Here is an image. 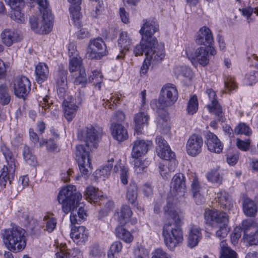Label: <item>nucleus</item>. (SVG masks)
<instances>
[{
	"mask_svg": "<svg viewBox=\"0 0 258 258\" xmlns=\"http://www.w3.org/2000/svg\"><path fill=\"white\" fill-rule=\"evenodd\" d=\"M81 199L82 195L77 191L75 186L72 185L63 187L58 193V202L62 205V209L64 213L71 212L70 221L72 224L81 222L87 216L82 207L77 209Z\"/></svg>",
	"mask_w": 258,
	"mask_h": 258,
	"instance_id": "f257e3e1",
	"label": "nucleus"
},
{
	"mask_svg": "<svg viewBox=\"0 0 258 258\" xmlns=\"http://www.w3.org/2000/svg\"><path fill=\"white\" fill-rule=\"evenodd\" d=\"M165 213L173 222L166 223L162 228V236L166 246L170 250L178 246L183 240L180 225L181 213L169 207V204L164 208Z\"/></svg>",
	"mask_w": 258,
	"mask_h": 258,
	"instance_id": "f03ea898",
	"label": "nucleus"
},
{
	"mask_svg": "<svg viewBox=\"0 0 258 258\" xmlns=\"http://www.w3.org/2000/svg\"><path fill=\"white\" fill-rule=\"evenodd\" d=\"M26 233L20 227L6 229L3 234V241L6 247L14 252L22 251L26 246Z\"/></svg>",
	"mask_w": 258,
	"mask_h": 258,
	"instance_id": "7ed1b4c3",
	"label": "nucleus"
},
{
	"mask_svg": "<svg viewBox=\"0 0 258 258\" xmlns=\"http://www.w3.org/2000/svg\"><path fill=\"white\" fill-rule=\"evenodd\" d=\"M204 217L207 224L218 228L216 232L217 237L224 238L227 236L229 228L228 227V217L226 213L208 209L205 211Z\"/></svg>",
	"mask_w": 258,
	"mask_h": 258,
	"instance_id": "20e7f679",
	"label": "nucleus"
},
{
	"mask_svg": "<svg viewBox=\"0 0 258 258\" xmlns=\"http://www.w3.org/2000/svg\"><path fill=\"white\" fill-rule=\"evenodd\" d=\"M134 53L136 56L145 53L146 58L152 59L153 62H158L165 57L164 46L161 43L156 44L149 41H144L142 38L140 43L134 48Z\"/></svg>",
	"mask_w": 258,
	"mask_h": 258,
	"instance_id": "39448f33",
	"label": "nucleus"
},
{
	"mask_svg": "<svg viewBox=\"0 0 258 258\" xmlns=\"http://www.w3.org/2000/svg\"><path fill=\"white\" fill-rule=\"evenodd\" d=\"M178 96V91L175 86L167 84L162 87L159 99L152 102V107L153 109L156 107L160 109L170 106L176 101Z\"/></svg>",
	"mask_w": 258,
	"mask_h": 258,
	"instance_id": "423d86ee",
	"label": "nucleus"
},
{
	"mask_svg": "<svg viewBox=\"0 0 258 258\" xmlns=\"http://www.w3.org/2000/svg\"><path fill=\"white\" fill-rule=\"evenodd\" d=\"M92 146L85 143L76 146V156L82 176L87 178L91 173L90 154Z\"/></svg>",
	"mask_w": 258,
	"mask_h": 258,
	"instance_id": "0eeeda50",
	"label": "nucleus"
},
{
	"mask_svg": "<svg viewBox=\"0 0 258 258\" xmlns=\"http://www.w3.org/2000/svg\"><path fill=\"white\" fill-rule=\"evenodd\" d=\"M41 20L32 16L30 18V24L31 29L36 33L39 34H48L52 28L53 17L50 9L42 10Z\"/></svg>",
	"mask_w": 258,
	"mask_h": 258,
	"instance_id": "6e6552de",
	"label": "nucleus"
},
{
	"mask_svg": "<svg viewBox=\"0 0 258 258\" xmlns=\"http://www.w3.org/2000/svg\"><path fill=\"white\" fill-rule=\"evenodd\" d=\"M102 135V130L101 128L89 125L79 130L77 136L80 141L96 148L97 144L101 140Z\"/></svg>",
	"mask_w": 258,
	"mask_h": 258,
	"instance_id": "1a4fd4ad",
	"label": "nucleus"
},
{
	"mask_svg": "<svg viewBox=\"0 0 258 258\" xmlns=\"http://www.w3.org/2000/svg\"><path fill=\"white\" fill-rule=\"evenodd\" d=\"M106 46L101 38L90 40L87 49L86 55L91 59H99L102 56L107 54Z\"/></svg>",
	"mask_w": 258,
	"mask_h": 258,
	"instance_id": "9d476101",
	"label": "nucleus"
},
{
	"mask_svg": "<svg viewBox=\"0 0 258 258\" xmlns=\"http://www.w3.org/2000/svg\"><path fill=\"white\" fill-rule=\"evenodd\" d=\"M206 93L209 100V103L206 106V108L211 113L216 116L219 121L224 122L225 120L224 112L222 106L217 100L216 92L211 89H208L206 90Z\"/></svg>",
	"mask_w": 258,
	"mask_h": 258,
	"instance_id": "9b49d317",
	"label": "nucleus"
},
{
	"mask_svg": "<svg viewBox=\"0 0 258 258\" xmlns=\"http://www.w3.org/2000/svg\"><path fill=\"white\" fill-rule=\"evenodd\" d=\"M14 94L19 98L24 99L31 89V82L26 77H16L11 84Z\"/></svg>",
	"mask_w": 258,
	"mask_h": 258,
	"instance_id": "f8f14e48",
	"label": "nucleus"
},
{
	"mask_svg": "<svg viewBox=\"0 0 258 258\" xmlns=\"http://www.w3.org/2000/svg\"><path fill=\"white\" fill-rule=\"evenodd\" d=\"M158 30V25L155 19H148L144 21L143 26L140 32L144 41H149L156 44H159L157 39L153 37L154 33Z\"/></svg>",
	"mask_w": 258,
	"mask_h": 258,
	"instance_id": "ddd939ff",
	"label": "nucleus"
},
{
	"mask_svg": "<svg viewBox=\"0 0 258 258\" xmlns=\"http://www.w3.org/2000/svg\"><path fill=\"white\" fill-rule=\"evenodd\" d=\"M185 177L182 173H178L172 177L170 183V192L174 197H181L186 191Z\"/></svg>",
	"mask_w": 258,
	"mask_h": 258,
	"instance_id": "4468645a",
	"label": "nucleus"
},
{
	"mask_svg": "<svg viewBox=\"0 0 258 258\" xmlns=\"http://www.w3.org/2000/svg\"><path fill=\"white\" fill-rule=\"evenodd\" d=\"M2 42L8 47L21 41L22 36L20 32L14 28H6L1 34Z\"/></svg>",
	"mask_w": 258,
	"mask_h": 258,
	"instance_id": "2eb2a0df",
	"label": "nucleus"
},
{
	"mask_svg": "<svg viewBox=\"0 0 258 258\" xmlns=\"http://www.w3.org/2000/svg\"><path fill=\"white\" fill-rule=\"evenodd\" d=\"M156 152L160 158L168 161L174 158V153L171 151L167 142L162 137H157L156 138Z\"/></svg>",
	"mask_w": 258,
	"mask_h": 258,
	"instance_id": "dca6fc26",
	"label": "nucleus"
},
{
	"mask_svg": "<svg viewBox=\"0 0 258 258\" xmlns=\"http://www.w3.org/2000/svg\"><path fill=\"white\" fill-rule=\"evenodd\" d=\"M152 142L149 140L137 139L133 143L132 156L138 158L145 155L152 146Z\"/></svg>",
	"mask_w": 258,
	"mask_h": 258,
	"instance_id": "f3484780",
	"label": "nucleus"
},
{
	"mask_svg": "<svg viewBox=\"0 0 258 258\" xmlns=\"http://www.w3.org/2000/svg\"><path fill=\"white\" fill-rule=\"evenodd\" d=\"M203 144L202 138L199 135H192L188 139L186 149L187 153L192 156H195L200 154L202 151Z\"/></svg>",
	"mask_w": 258,
	"mask_h": 258,
	"instance_id": "a211bd4d",
	"label": "nucleus"
},
{
	"mask_svg": "<svg viewBox=\"0 0 258 258\" xmlns=\"http://www.w3.org/2000/svg\"><path fill=\"white\" fill-rule=\"evenodd\" d=\"M205 138V143L210 151L218 154L222 152L223 145L217 136L209 132L206 133Z\"/></svg>",
	"mask_w": 258,
	"mask_h": 258,
	"instance_id": "6ab92c4d",
	"label": "nucleus"
},
{
	"mask_svg": "<svg viewBox=\"0 0 258 258\" xmlns=\"http://www.w3.org/2000/svg\"><path fill=\"white\" fill-rule=\"evenodd\" d=\"M118 46L120 48V54L116 57L117 59L122 58L133 44V40L127 32H121L118 40Z\"/></svg>",
	"mask_w": 258,
	"mask_h": 258,
	"instance_id": "aec40b11",
	"label": "nucleus"
},
{
	"mask_svg": "<svg viewBox=\"0 0 258 258\" xmlns=\"http://www.w3.org/2000/svg\"><path fill=\"white\" fill-rule=\"evenodd\" d=\"M214 41L213 33L211 30L206 26H203L199 30L196 42L199 45H210Z\"/></svg>",
	"mask_w": 258,
	"mask_h": 258,
	"instance_id": "412c9836",
	"label": "nucleus"
},
{
	"mask_svg": "<svg viewBox=\"0 0 258 258\" xmlns=\"http://www.w3.org/2000/svg\"><path fill=\"white\" fill-rule=\"evenodd\" d=\"M62 106L65 117L69 121H71L78 108L75 99L72 96L68 97L64 100Z\"/></svg>",
	"mask_w": 258,
	"mask_h": 258,
	"instance_id": "4be33fe9",
	"label": "nucleus"
},
{
	"mask_svg": "<svg viewBox=\"0 0 258 258\" xmlns=\"http://www.w3.org/2000/svg\"><path fill=\"white\" fill-rule=\"evenodd\" d=\"M15 169L14 167H8L5 165L2 169L0 175V185L2 187H6L10 185L14 178Z\"/></svg>",
	"mask_w": 258,
	"mask_h": 258,
	"instance_id": "5701e85b",
	"label": "nucleus"
},
{
	"mask_svg": "<svg viewBox=\"0 0 258 258\" xmlns=\"http://www.w3.org/2000/svg\"><path fill=\"white\" fill-rule=\"evenodd\" d=\"M70 235L74 242L78 245H81L88 239L89 233L85 227L79 226L72 229Z\"/></svg>",
	"mask_w": 258,
	"mask_h": 258,
	"instance_id": "b1692460",
	"label": "nucleus"
},
{
	"mask_svg": "<svg viewBox=\"0 0 258 258\" xmlns=\"http://www.w3.org/2000/svg\"><path fill=\"white\" fill-rule=\"evenodd\" d=\"M110 130L113 138L118 142H122L128 138L126 129L121 124L112 123Z\"/></svg>",
	"mask_w": 258,
	"mask_h": 258,
	"instance_id": "393cba45",
	"label": "nucleus"
},
{
	"mask_svg": "<svg viewBox=\"0 0 258 258\" xmlns=\"http://www.w3.org/2000/svg\"><path fill=\"white\" fill-rule=\"evenodd\" d=\"M186 53L189 59L191 60L196 59L203 66H206L209 63L208 50L206 47H200L198 48L194 55L189 56L187 52H186Z\"/></svg>",
	"mask_w": 258,
	"mask_h": 258,
	"instance_id": "a878e982",
	"label": "nucleus"
},
{
	"mask_svg": "<svg viewBox=\"0 0 258 258\" xmlns=\"http://www.w3.org/2000/svg\"><path fill=\"white\" fill-rule=\"evenodd\" d=\"M67 74V71L63 70H60L58 73L56 84L57 93L60 97H63L64 96L68 87Z\"/></svg>",
	"mask_w": 258,
	"mask_h": 258,
	"instance_id": "bb28decb",
	"label": "nucleus"
},
{
	"mask_svg": "<svg viewBox=\"0 0 258 258\" xmlns=\"http://www.w3.org/2000/svg\"><path fill=\"white\" fill-rule=\"evenodd\" d=\"M156 111L159 115L157 118V126L164 133H167L169 131V126L168 125V115L167 111L164 109H159L155 107Z\"/></svg>",
	"mask_w": 258,
	"mask_h": 258,
	"instance_id": "cd10ccee",
	"label": "nucleus"
},
{
	"mask_svg": "<svg viewBox=\"0 0 258 258\" xmlns=\"http://www.w3.org/2000/svg\"><path fill=\"white\" fill-rule=\"evenodd\" d=\"M202 238L201 230L197 226L192 225L189 228L187 245L192 248L198 245Z\"/></svg>",
	"mask_w": 258,
	"mask_h": 258,
	"instance_id": "c85d7f7f",
	"label": "nucleus"
},
{
	"mask_svg": "<svg viewBox=\"0 0 258 258\" xmlns=\"http://www.w3.org/2000/svg\"><path fill=\"white\" fill-rule=\"evenodd\" d=\"M149 118V116L146 113L142 112L136 114L134 117L135 130L141 133V130L148 125Z\"/></svg>",
	"mask_w": 258,
	"mask_h": 258,
	"instance_id": "c756f323",
	"label": "nucleus"
},
{
	"mask_svg": "<svg viewBox=\"0 0 258 258\" xmlns=\"http://www.w3.org/2000/svg\"><path fill=\"white\" fill-rule=\"evenodd\" d=\"M36 80L39 84H41L46 80L49 75L48 66L44 63H39L35 68Z\"/></svg>",
	"mask_w": 258,
	"mask_h": 258,
	"instance_id": "7c9ffc66",
	"label": "nucleus"
},
{
	"mask_svg": "<svg viewBox=\"0 0 258 258\" xmlns=\"http://www.w3.org/2000/svg\"><path fill=\"white\" fill-rule=\"evenodd\" d=\"M218 199L219 203L225 210H230L233 206L231 199L228 194L225 190H220L215 198Z\"/></svg>",
	"mask_w": 258,
	"mask_h": 258,
	"instance_id": "2f4dec72",
	"label": "nucleus"
},
{
	"mask_svg": "<svg viewBox=\"0 0 258 258\" xmlns=\"http://www.w3.org/2000/svg\"><path fill=\"white\" fill-rule=\"evenodd\" d=\"M85 196L87 200L91 203L93 202L94 203L98 202L103 198L102 192L93 186H90L86 188Z\"/></svg>",
	"mask_w": 258,
	"mask_h": 258,
	"instance_id": "473e14b6",
	"label": "nucleus"
},
{
	"mask_svg": "<svg viewBox=\"0 0 258 258\" xmlns=\"http://www.w3.org/2000/svg\"><path fill=\"white\" fill-rule=\"evenodd\" d=\"M243 210L247 216H254L257 212V206L254 201L249 198H245L243 202Z\"/></svg>",
	"mask_w": 258,
	"mask_h": 258,
	"instance_id": "72a5a7b5",
	"label": "nucleus"
},
{
	"mask_svg": "<svg viewBox=\"0 0 258 258\" xmlns=\"http://www.w3.org/2000/svg\"><path fill=\"white\" fill-rule=\"evenodd\" d=\"M132 211L130 206L123 205L118 213V221L121 224H124L130 221L132 215Z\"/></svg>",
	"mask_w": 258,
	"mask_h": 258,
	"instance_id": "f704fd0d",
	"label": "nucleus"
},
{
	"mask_svg": "<svg viewBox=\"0 0 258 258\" xmlns=\"http://www.w3.org/2000/svg\"><path fill=\"white\" fill-rule=\"evenodd\" d=\"M220 247L221 248L220 258H237L236 252L228 246L225 240L221 241Z\"/></svg>",
	"mask_w": 258,
	"mask_h": 258,
	"instance_id": "c9c22d12",
	"label": "nucleus"
},
{
	"mask_svg": "<svg viewBox=\"0 0 258 258\" xmlns=\"http://www.w3.org/2000/svg\"><path fill=\"white\" fill-rule=\"evenodd\" d=\"M138 187L136 184H130L126 192V198L128 202L136 206V200L138 198Z\"/></svg>",
	"mask_w": 258,
	"mask_h": 258,
	"instance_id": "e433bc0d",
	"label": "nucleus"
},
{
	"mask_svg": "<svg viewBox=\"0 0 258 258\" xmlns=\"http://www.w3.org/2000/svg\"><path fill=\"white\" fill-rule=\"evenodd\" d=\"M11 100V96L6 85H0V104L5 105L9 103Z\"/></svg>",
	"mask_w": 258,
	"mask_h": 258,
	"instance_id": "4c0bfd02",
	"label": "nucleus"
},
{
	"mask_svg": "<svg viewBox=\"0 0 258 258\" xmlns=\"http://www.w3.org/2000/svg\"><path fill=\"white\" fill-rule=\"evenodd\" d=\"M56 219L52 215H46L43 219V224L45 225L44 230L51 232L56 227Z\"/></svg>",
	"mask_w": 258,
	"mask_h": 258,
	"instance_id": "58836bf2",
	"label": "nucleus"
},
{
	"mask_svg": "<svg viewBox=\"0 0 258 258\" xmlns=\"http://www.w3.org/2000/svg\"><path fill=\"white\" fill-rule=\"evenodd\" d=\"M116 233L118 238L125 242L130 243L133 240V236L130 232L122 227H119L116 229Z\"/></svg>",
	"mask_w": 258,
	"mask_h": 258,
	"instance_id": "ea45409f",
	"label": "nucleus"
},
{
	"mask_svg": "<svg viewBox=\"0 0 258 258\" xmlns=\"http://www.w3.org/2000/svg\"><path fill=\"white\" fill-rule=\"evenodd\" d=\"M70 71L72 73L74 72H80V70H84L82 66V60L80 57H73L70 59L69 63Z\"/></svg>",
	"mask_w": 258,
	"mask_h": 258,
	"instance_id": "a19ab883",
	"label": "nucleus"
},
{
	"mask_svg": "<svg viewBox=\"0 0 258 258\" xmlns=\"http://www.w3.org/2000/svg\"><path fill=\"white\" fill-rule=\"evenodd\" d=\"M104 254L103 249L98 244H93L89 247V258H101Z\"/></svg>",
	"mask_w": 258,
	"mask_h": 258,
	"instance_id": "79ce46f5",
	"label": "nucleus"
},
{
	"mask_svg": "<svg viewBox=\"0 0 258 258\" xmlns=\"http://www.w3.org/2000/svg\"><path fill=\"white\" fill-rule=\"evenodd\" d=\"M1 150L8 163L7 166L8 167L13 166L16 168L15 159L12 152L5 146L2 147Z\"/></svg>",
	"mask_w": 258,
	"mask_h": 258,
	"instance_id": "37998d69",
	"label": "nucleus"
},
{
	"mask_svg": "<svg viewBox=\"0 0 258 258\" xmlns=\"http://www.w3.org/2000/svg\"><path fill=\"white\" fill-rule=\"evenodd\" d=\"M23 8L11 9V17L18 23H23L26 20L24 14L22 12Z\"/></svg>",
	"mask_w": 258,
	"mask_h": 258,
	"instance_id": "c03bdc74",
	"label": "nucleus"
},
{
	"mask_svg": "<svg viewBox=\"0 0 258 258\" xmlns=\"http://www.w3.org/2000/svg\"><path fill=\"white\" fill-rule=\"evenodd\" d=\"M237 2L239 4H243L244 7L243 8H239V10L241 12L242 15L244 17H246L248 20V23H250V16L253 13L256 14L254 12L255 9L257 8H255L253 9L250 6L248 7H246L245 2L244 0H236Z\"/></svg>",
	"mask_w": 258,
	"mask_h": 258,
	"instance_id": "a18cd8bd",
	"label": "nucleus"
},
{
	"mask_svg": "<svg viewBox=\"0 0 258 258\" xmlns=\"http://www.w3.org/2000/svg\"><path fill=\"white\" fill-rule=\"evenodd\" d=\"M23 155L25 162L30 165H35L36 163L35 157L33 155L30 148L27 146L24 147Z\"/></svg>",
	"mask_w": 258,
	"mask_h": 258,
	"instance_id": "49530a36",
	"label": "nucleus"
},
{
	"mask_svg": "<svg viewBox=\"0 0 258 258\" xmlns=\"http://www.w3.org/2000/svg\"><path fill=\"white\" fill-rule=\"evenodd\" d=\"M244 242L248 245H258V230L254 233H245L243 236Z\"/></svg>",
	"mask_w": 258,
	"mask_h": 258,
	"instance_id": "de8ad7c7",
	"label": "nucleus"
},
{
	"mask_svg": "<svg viewBox=\"0 0 258 258\" xmlns=\"http://www.w3.org/2000/svg\"><path fill=\"white\" fill-rule=\"evenodd\" d=\"M206 177L209 181L212 183L220 184L222 182V177L217 170H211L207 173Z\"/></svg>",
	"mask_w": 258,
	"mask_h": 258,
	"instance_id": "09e8293b",
	"label": "nucleus"
},
{
	"mask_svg": "<svg viewBox=\"0 0 258 258\" xmlns=\"http://www.w3.org/2000/svg\"><path fill=\"white\" fill-rule=\"evenodd\" d=\"M29 139L34 146H36L39 144V147H41L46 143V140L43 138L40 139L33 128L29 129Z\"/></svg>",
	"mask_w": 258,
	"mask_h": 258,
	"instance_id": "8fccbe9b",
	"label": "nucleus"
},
{
	"mask_svg": "<svg viewBox=\"0 0 258 258\" xmlns=\"http://www.w3.org/2000/svg\"><path fill=\"white\" fill-rule=\"evenodd\" d=\"M198 109V101L196 96L191 97L188 102L187 111L189 114L192 115L195 113Z\"/></svg>",
	"mask_w": 258,
	"mask_h": 258,
	"instance_id": "3c124183",
	"label": "nucleus"
},
{
	"mask_svg": "<svg viewBox=\"0 0 258 258\" xmlns=\"http://www.w3.org/2000/svg\"><path fill=\"white\" fill-rule=\"evenodd\" d=\"M70 12L72 19L74 21L75 25H80L79 19L80 18V5L71 6Z\"/></svg>",
	"mask_w": 258,
	"mask_h": 258,
	"instance_id": "603ef678",
	"label": "nucleus"
},
{
	"mask_svg": "<svg viewBox=\"0 0 258 258\" xmlns=\"http://www.w3.org/2000/svg\"><path fill=\"white\" fill-rule=\"evenodd\" d=\"M102 78L103 76L99 72L94 71L92 72V75L89 77V81L100 90L101 89V83L102 82Z\"/></svg>",
	"mask_w": 258,
	"mask_h": 258,
	"instance_id": "864d4df0",
	"label": "nucleus"
},
{
	"mask_svg": "<svg viewBox=\"0 0 258 258\" xmlns=\"http://www.w3.org/2000/svg\"><path fill=\"white\" fill-rule=\"evenodd\" d=\"M247 85H252L258 81V71H254L247 74L244 79Z\"/></svg>",
	"mask_w": 258,
	"mask_h": 258,
	"instance_id": "5fc2aeb1",
	"label": "nucleus"
},
{
	"mask_svg": "<svg viewBox=\"0 0 258 258\" xmlns=\"http://www.w3.org/2000/svg\"><path fill=\"white\" fill-rule=\"evenodd\" d=\"M234 133L237 135L243 134L249 136L251 134V131L246 124L240 123L235 128Z\"/></svg>",
	"mask_w": 258,
	"mask_h": 258,
	"instance_id": "6e6d98bb",
	"label": "nucleus"
},
{
	"mask_svg": "<svg viewBox=\"0 0 258 258\" xmlns=\"http://www.w3.org/2000/svg\"><path fill=\"white\" fill-rule=\"evenodd\" d=\"M139 158H135L136 159L134 161V169L135 171L137 173H141L147 167V164Z\"/></svg>",
	"mask_w": 258,
	"mask_h": 258,
	"instance_id": "4d7b16f0",
	"label": "nucleus"
},
{
	"mask_svg": "<svg viewBox=\"0 0 258 258\" xmlns=\"http://www.w3.org/2000/svg\"><path fill=\"white\" fill-rule=\"evenodd\" d=\"M53 138L50 139L48 141H46V143L44 144L46 145L47 149L49 151H55L57 149V145L56 144L55 140L58 138V136L54 132L53 133Z\"/></svg>",
	"mask_w": 258,
	"mask_h": 258,
	"instance_id": "13d9d810",
	"label": "nucleus"
},
{
	"mask_svg": "<svg viewBox=\"0 0 258 258\" xmlns=\"http://www.w3.org/2000/svg\"><path fill=\"white\" fill-rule=\"evenodd\" d=\"M151 258H172V256L163 249L157 248L152 252Z\"/></svg>",
	"mask_w": 258,
	"mask_h": 258,
	"instance_id": "bf43d9fd",
	"label": "nucleus"
},
{
	"mask_svg": "<svg viewBox=\"0 0 258 258\" xmlns=\"http://www.w3.org/2000/svg\"><path fill=\"white\" fill-rule=\"evenodd\" d=\"M87 83L86 74L85 70H80L79 75L77 76L75 80V84L76 85H85Z\"/></svg>",
	"mask_w": 258,
	"mask_h": 258,
	"instance_id": "052dcab7",
	"label": "nucleus"
},
{
	"mask_svg": "<svg viewBox=\"0 0 258 258\" xmlns=\"http://www.w3.org/2000/svg\"><path fill=\"white\" fill-rule=\"evenodd\" d=\"M42 100H39V111L40 113L44 114L45 112L48 109L50 106L48 103V97L45 96L42 98Z\"/></svg>",
	"mask_w": 258,
	"mask_h": 258,
	"instance_id": "680f3d73",
	"label": "nucleus"
},
{
	"mask_svg": "<svg viewBox=\"0 0 258 258\" xmlns=\"http://www.w3.org/2000/svg\"><path fill=\"white\" fill-rule=\"evenodd\" d=\"M225 89L228 91H231L235 89L237 86L233 78L231 76L228 77L224 81Z\"/></svg>",
	"mask_w": 258,
	"mask_h": 258,
	"instance_id": "e2e57ef3",
	"label": "nucleus"
},
{
	"mask_svg": "<svg viewBox=\"0 0 258 258\" xmlns=\"http://www.w3.org/2000/svg\"><path fill=\"white\" fill-rule=\"evenodd\" d=\"M151 62L156 63L157 62H153V61L150 58H146L145 59L140 70V74L142 77L147 73Z\"/></svg>",
	"mask_w": 258,
	"mask_h": 258,
	"instance_id": "0e129e2a",
	"label": "nucleus"
},
{
	"mask_svg": "<svg viewBox=\"0 0 258 258\" xmlns=\"http://www.w3.org/2000/svg\"><path fill=\"white\" fill-rule=\"evenodd\" d=\"M125 119V115L124 113L121 110H117L112 116L111 119L113 121V123H116V122H123Z\"/></svg>",
	"mask_w": 258,
	"mask_h": 258,
	"instance_id": "69168bd1",
	"label": "nucleus"
},
{
	"mask_svg": "<svg viewBox=\"0 0 258 258\" xmlns=\"http://www.w3.org/2000/svg\"><path fill=\"white\" fill-rule=\"evenodd\" d=\"M18 216L21 222L25 225H27L29 224L31 220V218L30 217L28 212L26 211L22 212L19 211Z\"/></svg>",
	"mask_w": 258,
	"mask_h": 258,
	"instance_id": "338daca9",
	"label": "nucleus"
},
{
	"mask_svg": "<svg viewBox=\"0 0 258 258\" xmlns=\"http://www.w3.org/2000/svg\"><path fill=\"white\" fill-rule=\"evenodd\" d=\"M149 251L144 248H140L135 251L136 258H149Z\"/></svg>",
	"mask_w": 258,
	"mask_h": 258,
	"instance_id": "774afa93",
	"label": "nucleus"
}]
</instances>
